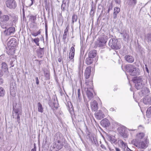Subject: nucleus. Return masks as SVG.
Here are the masks:
<instances>
[{
	"label": "nucleus",
	"instance_id": "1",
	"mask_svg": "<svg viewBox=\"0 0 151 151\" xmlns=\"http://www.w3.org/2000/svg\"><path fill=\"white\" fill-rule=\"evenodd\" d=\"M135 86L137 89L142 88L147 82V79L142 77H138L134 80Z\"/></svg>",
	"mask_w": 151,
	"mask_h": 151
},
{
	"label": "nucleus",
	"instance_id": "2",
	"mask_svg": "<svg viewBox=\"0 0 151 151\" xmlns=\"http://www.w3.org/2000/svg\"><path fill=\"white\" fill-rule=\"evenodd\" d=\"M17 45V40L15 38H12L8 41L7 45L9 49V52L10 54H14L15 51L14 49Z\"/></svg>",
	"mask_w": 151,
	"mask_h": 151
},
{
	"label": "nucleus",
	"instance_id": "3",
	"mask_svg": "<svg viewBox=\"0 0 151 151\" xmlns=\"http://www.w3.org/2000/svg\"><path fill=\"white\" fill-rule=\"evenodd\" d=\"M132 143L139 149H145L148 146L149 141L147 139H145L144 140H141L138 142H134V141H132Z\"/></svg>",
	"mask_w": 151,
	"mask_h": 151
},
{
	"label": "nucleus",
	"instance_id": "4",
	"mask_svg": "<svg viewBox=\"0 0 151 151\" xmlns=\"http://www.w3.org/2000/svg\"><path fill=\"white\" fill-rule=\"evenodd\" d=\"M127 72L132 76H136L139 75L140 70L139 69L132 65H129L126 66Z\"/></svg>",
	"mask_w": 151,
	"mask_h": 151
},
{
	"label": "nucleus",
	"instance_id": "5",
	"mask_svg": "<svg viewBox=\"0 0 151 151\" xmlns=\"http://www.w3.org/2000/svg\"><path fill=\"white\" fill-rule=\"evenodd\" d=\"M109 46L112 49L118 50L121 47V45L117 39L115 38L111 39L109 43Z\"/></svg>",
	"mask_w": 151,
	"mask_h": 151
},
{
	"label": "nucleus",
	"instance_id": "6",
	"mask_svg": "<svg viewBox=\"0 0 151 151\" xmlns=\"http://www.w3.org/2000/svg\"><path fill=\"white\" fill-rule=\"evenodd\" d=\"M10 16V15H5L1 17L0 23L2 28H6V27L8 26L7 22L9 19Z\"/></svg>",
	"mask_w": 151,
	"mask_h": 151
},
{
	"label": "nucleus",
	"instance_id": "7",
	"mask_svg": "<svg viewBox=\"0 0 151 151\" xmlns=\"http://www.w3.org/2000/svg\"><path fill=\"white\" fill-rule=\"evenodd\" d=\"M21 110L20 109L16 108V106L13 105V111L12 112L13 118H17V122L19 123L20 120L19 114H21Z\"/></svg>",
	"mask_w": 151,
	"mask_h": 151
},
{
	"label": "nucleus",
	"instance_id": "8",
	"mask_svg": "<svg viewBox=\"0 0 151 151\" xmlns=\"http://www.w3.org/2000/svg\"><path fill=\"white\" fill-rule=\"evenodd\" d=\"M6 6L11 9H14L17 6V3L14 0H8L6 1Z\"/></svg>",
	"mask_w": 151,
	"mask_h": 151
},
{
	"label": "nucleus",
	"instance_id": "9",
	"mask_svg": "<svg viewBox=\"0 0 151 151\" xmlns=\"http://www.w3.org/2000/svg\"><path fill=\"white\" fill-rule=\"evenodd\" d=\"M17 89L16 84L14 81L10 83V92L11 94L13 96L15 95Z\"/></svg>",
	"mask_w": 151,
	"mask_h": 151
},
{
	"label": "nucleus",
	"instance_id": "10",
	"mask_svg": "<svg viewBox=\"0 0 151 151\" xmlns=\"http://www.w3.org/2000/svg\"><path fill=\"white\" fill-rule=\"evenodd\" d=\"M4 31V33L6 36H9L14 34L15 32V28L13 27H11Z\"/></svg>",
	"mask_w": 151,
	"mask_h": 151
},
{
	"label": "nucleus",
	"instance_id": "11",
	"mask_svg": "<svg viewBox=\"0 0 151 151\" xmlns=\"http://www.w3.org/2000/svg\"><path fill=\"white\" fill-rule=\"evenodd\" d=\"M63 141H55V142L53 144V147L56 149V150H58L62 148L63 146Z\"/></svg>",
	"mask_w": 151,
	"mask_h": 151
},
{
	"label": "nucleus",
	"instance_id": "12",
	"mask_svg": "<svg viewBox=\"0 0 151 151\" xmlns=\"http://www.w3.org/2000/svg\"><path fill=\"white\" fill-rule=\"evenodd\" d=\"M95 116L98 120H101L105 117V115L101 110H99L95 112Z\"/></svg>",
	"mask_w": 151,
	"mask_h": 151
},
{
	"label": "nucleus",
	"instance_id": "13",
	"mask_svg": "<svg viewBox=\"0 0 151 151\" xmlns=\"http://www.w3.org/2000/svg\"><path fill=\"white\" fill-rule=\"evenodd\" d=\"M145 136V134L143 132L138 133L136 135L135 139L133 140L132 141H134V142L141 141V139L144 137Z\"/></svg>",
	"mask_w": 151,
	"mask_h": 151
},
{
	"label": "nucleus",
	"instance_id": "14",
	"mask_svg": "<svg viewBox=\"0 0 151 151\" xmlns=\"http://www.w3.org/2000/svg\"><path fill=\"white\" fill-rule=\"evenodd\" d=\"M118 145L123 150L125 151L126 147L127 146V144L121 139L119 140L118 142Z\"/></svg>",
	"mask_w": 151,
	"mask_h": 151
},
{
	"label": "nucleus",
	"instance_id": "15",
	"mask_svg": "<svg viewBox=\"0 0 151 151\" xmlns=\"http://www.w3.org/2000/svg\"><path fill=\"white\" fill-rule=\"evenodd\" d=\"M149 92V90L145 86H144L139 92V94L141 96H144L147 95Z\"/></svg>",
	"mask_w": 151,
	"mask_h": 151
},
{
	"label": "nucleus",
	"instance_id": "16",
	"mask_svg": "<svg viewBox=\"0 0 151 151\" xmlns=\"http://www.w3.org/2000/svg\"><path fill=\"white\" fill-rule=\"evenodd\" d=\"M54 139L55 141H63L64 139L62 134L60 132H57L54 136Z\"/></svg>",
	"mask_w": 151,
	"mask_h": 151
},
{
	"label": "nucleus",
	"instance_id": "17",
	"mask_svg": "<svg viewBox=\"0 0 151 151\" xmlns=\"http://www.w3.org/2000/svg\"><path fill=\"white\" fill-rule=\"evenodd\" d=\"M86 86L85 87V90H89L90 89H93V83L92 81H87L85 83Z\"/></svg>",
	"mask_w": 151,
	"mask_h": 151
},
{
	"label": "nucleus",
	"instance_id": "18",
	"mask_svg": "<svg viewBox=\"0 0 151 151\" xmlns=\"http://www.w3.org/2000/svg\"><path fill=\"white\" fill-rule=\"evenodd\" d=\"M124 59L127 62L129 63H132L134 60V58L132 55H125L124 57Z\"/></svg>",
	"mask_w": 151,
	"mask_h": 151
},
{
	"label": "nucleus",
	"instance_id": "19",
	"mask_svg": "<svg viewBox=\"0 0 151 151\" xmlns=\"http://www.w3.org/2000/svg\"><path fill=\"white\" fill-rule=\"evenodd\" d=\"M91 72V67H87L85 70L84 73L86 79H88L89 78Z\"/></svg>",
	"mask_w": 151,
	"mask_h": 151
},
{
	"label": "nucleus",
	"instance_id": "20",
	"mask_svg": "<svg viewBox=\"0 0 151 151\" xmlns=\"http://www.w3.org/2000/svg\"><path fill=\"white\" fill-rule=\"evenodd\" d=\"M90 105L93 111H95L98 109V103L95 100L91 102Z\"/></svg>",
	"mask_w": 151,
	"mask_h": 151
},
{
	"label": "nucleus",
	"instance_id": "21",
	"mask_svg": "<svg viewBox=\"0 0 151 151\" xmlns=\"http://www.w3.org/2000/svg\"><path fill=\"white\" fill-rule=\"evenodd\" d=\"M24 5L27 7L31 6L35 2V0H24Z\"/></svg>",
	"mask_w": 151,
	"mask_h": 151
},
{
	"label": "nucleus",
	"instance_id": "22",
	"mask_svg": "<svg viewBox=\"0 0 151 151\" xmlns=\"http://www.w3.org/2000/svg\"><path fill=\"white\" fill-rule=\"evenodd\" d=\"M86 95L88 98L91 99L93 97V92H94L93 89H90L89 90H86Z\"/></svg>",
	"mask_w": 151,
	"mask_h": 151
},
{
	"label": "nucleus",
	"instance_id": "23",
	"mask_svg": "<svg viewBox=\"0 0 151 151\" xmlns=\"http://www.w3.org/2000/svg\"><path fill=\"white\" fill-rule=\"evenodd\" d=\"M101 124L104 127H107L110 124L109 121L106 119H104L101 121Z\"/></svg>",
	"mask_w": 151,
	"mask_h": 151
},
{
	"label": "nucleus",
	"instance_id": "24",
	"mask_svg": "<svg viewBox=\"0 0 151 151\" xmlns=\"http://www.w3.org/2000/svg\"><path fill=\"white\" fill-rule=\"evenodd\" d=\"M144 103L146 105H149L151 104V99L150 97L147 96L144 98L143 100Z\"/></svg>",
	"mask_w": 151,
	"mask_h": 151
},
{
	"label": "nucleus",
	"instance_id": "25",
	"mask_svg": "<svg viewBox=\"0 0 151 151\" xmlns=\"http://www.w3.org/2000/svg\"><path fill=\"white\" fill-rule=\"evenodd\" d=\"M1 65V70L5 73L7 74L8 69L6 64L5 63H3Z\"/></svg>",
	"mask_w": 151,
	"mask_h": 151
},
{
	"label": "nucleus",
	"instance_id": "26",
	"mask_svg": "<svg viewBox=\"0 0 151 151\" xmlns=\"http://www.w3.org/2000/svg\"><path fill=\"white\" fill-rule=\"evenodd\" d=\"M127 129V128L124 126L120 127L117 129L118 132L121 136L123 132Z\"/></svg>",
	"mask_w": 151,
	"mask_h": 151
},
{
	"label": "nucleus",
	"instance_id": "27",
	"mask_svg": "<svg viewBox=\"0 0 151 151\" xmlns=\"http://www.w3.org/2000/svg\"><path fill=\"white\" fill-rule=\"evenodd\" d=\"M107 37L105 35H102L100 36L99 38L98 41L100 42H104L106 43L107 42Z\"/></svg>",
	"mask_w": 151,
	"mask_h": 151
},
{
	"label": "nucleus",
	"instance_id": "28",
	"mask_svg": "<svg viewBox=\"0 0 151 151\" xmlns=\"http://www.w3.org/2000/svg\"><path fill=\"white\" fill-rule=\"evenodd\" d=\"M96 55V50H91L88 53V57L93 58Z\"/></svg>",
	"mask_w": 151,
	"mask_h": 151
},
{
	"label": "nucleus",
	"instance_id": "29",
	"mask_svg": "<svg viewBox=\"0 0 151 151\" xmlns=\"http://www.w3.org/2000/svg\"><path fill=\"white\" fill-rule=\"evenodd\" d=\"M120 9L118 7H115L114 9V12L113 14V17L114 19H116L118 14L120 12Z\"/></svg>",
	"mask_w": 151,
	"mask_h": 151
},
{
	"label": "nucleus",
	"instance_id": "30",
	"mask_svg": "<svg viewBox=\"0 0 151 151\" xmlns=\"http://www.w3.org/2000/svg\"><path fill=\"white\" fill-rule=\"evenodd\" d=\"M131 130L133 131L134 130L131 129L129 130L127 129L123 132L122 136L124 138H127L129 135V131Z\"/></svg>",
	"mask_w": 151,
	"mask_h": 151
},
{
	"label": "nucleus",
	"instance_id": "31",
	"mask_svg": "<svg viewBox=\"0 0 151 151\" xmlns=\"http://www.w3.org/2000/svg\"><path fill=\"white\" fill-rule=\"evenodd\" d=\"M37 19L36 16L31 15L29 17V20L32 23H35Z\"/></svg>",
	"mask_w": 151,
	"mask_h": 151
},
{
	"label": "nucleus",
	"instance_id": "32",
	"mask_svg": "<svg viewBox=\"0 0 151 151\" xmlns=\"http://www.w3.org/2000/svg\"><path fill=\"white\" fill-rule=\"evenodd\" d=\"M93 58L88 57L86 59V63L87 65H90L93 63Z\"/></svg>",
	"mask_w": 151,
	"mask_h": 151
},
{
	"label": "nucleus",
	"instance_id": "33",
	"mask_svg": "<svg viewBox=\"0 0 151 151\" xmlns=\"http://www.w3.org/2000/svg\"><path fill=\"white\" fill-rule=\"evenodd\" d=\"M38 110L39 112L41 113L43 112V108L42 107V105L40 102H38L37 104Z\"/></svg>",
	"mask_w": 151,
	"mask_h": 151
},
{
	"label": "nucleus",
	"instance_id": "34",
	"mask_svg": "<svg viewBox=\"0 0 151 151\" xmlns=\"http://www.w3.org/2000/svg\"><path fill=\"white\" fill-rule=\"evenodd\" d=\"M146 115L148 117H151V106L147 108L146 111Z\"/></svg>",
	"mask_w": 151,
	"mask_h": 151
},
{
	"label": "nucleus",
	"instance_id": "35",
	"mask_svg": "<svg viewBox=\"0 0 151 151\" xmlns=\"http://www.w3.org/2000/svg\"><path fill=\"white\" fill-rule=\"evenodd\" d=\"M105 43H104V42H100V41H98V42L97 43V46L101 48H104L106 45Z\"/></svg>",
	"mask_w": 151,
	"mask_h": 151
},
{
	"label": "nucleus",
	"instance_id": "36",
	"mask_svg": "<svg viewBox=\"0 0 151 151\" xmlns=\"http://www.w3.org/2000/svg\"><path fill=\"white\" fill-rule=\"evenodd\" d=\"M109 139L112 143H116V140L114 136H110L109 137Z\"/></svg>",
	"mask_w": 151,
	"mask_h": 151
},
{
	"label": "nucleus",
	"instance_id": "37",
	"mask_svg": "<svg viewBox=\"0 0 151 151\" xmlns=\"http://www.w3.org/2000/svg\"><path fill=\"white\" fill-rule=\"evenodd\" d=\"M44 48H40L37 52L38 54L40 55H43L44 54Z\"/></svg>",
	"mask_w": 151,
	"mask_h": 151
},
{
	"label": "nucleus",
	"instance_id": "38",
	"mask_svg": "<svg viewBox=\"0 0 151 151\" xmlns=\"http://www.w3.org/2000/svg\"><path fill=\"white\" fill-rule=\"evenodd\" d=\"M77 16L75 14H73L72 17V23L73 24L77 21Z\"/></svg>",
	"mask_w": 151,
	"mask_h": 151
},
{
	"label": "nucleus",
	"instance_id": "39",
	"mask_svg": "<svg viewBox=\"0 0 151 151\" xmlns=\"http://www.w3.org/2000/svg\"><path fill=\"white\" fill-rule=\"evenodd\" d=\"M120 34H121V35H122V37H123L124 39H125L126 38H129L128 35L127 34V33H121Z\"/></svg>",
	"mask_w": 151,
	"mask_h": 151
},
{
	"label": "nucleus",
	"instance_id": "40",
	"mask_svg": "<svg viewBox=\"0 0 151 151\" xmlns=\"http://www.w3.org/2000/svg\"><path fill=\"white\" fill-rule=\"evenodd\" d=\"M33 41L37 46L39 45V42L40 41V39L39 38H37L34 39L33 40Z\"/></svg>",
	"mask_w": 151,
	"mask_h": 151
},
{
	"label": "nucleus",
	"instance_id": "41",
	"mask_svg": "<svg viewBox=\"0 0 151 151\" xmlns=\"http://www.w3.org/2000/svg\"><path fill=\"white\" fill-rule=\"evenodd\" d=\"M66 3L63 2V4L61 5V8L62 11H64L66 9Z\"/></svg>",
	"mask_w": 151,
	"mask_h": 151
},
{
	"label": "nucleus",
	"instance_id": "42",
	"mask_svg": "<svg viewBox=\"0 0 151 151\" xmlns=\"http://www.w3.org/2000/svg\"><path fill=\"white\" fill-rule=\"evenodd\" d=\"M81 95L80 90L79 88L78 90V92L76 94V97L79 100L81 99Z\"/></svg>",
	"mask_w": 151,
	"mask_h": 151
},
{
	"label": "nucleus",
	"instance_id": "43",
	"mask_svg": "<svg viewBox=\"0 0 151 151\" xmlns=\"http://www.w3.org/2000/svg\"><path fill=\"white\" fill-rule=\"evenodd\" d=\"M4 90L2 88L0 87V96H3L4 94Z\"/></svg>",
	"mask_w": 151,
	"mask_h": 151
},
{
	"label": "nucleus",
	"instance_id": "44",
	"mask_svg": "<svg viewBox=\"0 0 151 151\" xmlns=\"http://www.w3.org/2000/svg\"><path fill=\"white\" fill-rule=\"evenodd\" d=\"M147 38L148 39V42H151V34H148L147 36Z\"/></svg>",
	"mask_w": 151,
	"mask_h": 151
},
{
	"label": "nucleus",
	"instance_id": "45",
	"mask_svg": "<svg viewBox=\"0 0 151 151\" xmlns=\"http://www.w3.org/2000/svg\"><path fill=\"white\" fill-rule=\"evenodd\" d=\"M75 53H70L69 58L70 59L72 60L73 59Z\"/></svg>",
	"mask_w": 151,
	"mask_h": 151
},
{
	"label": "nucleus",
	"instance_id": "46",
	"mask_svg": "<svg viewBox=\"0 0 151 151\" xmlns=\"http://www.w3.org/2000/svg\"><path fill=\"white\" fill-rule=\"evenodd\" d=\"M112 4H110L108 6V13H109V11L110 10H112Z\"/></svg>",
	"mask_w": 151,
	"mask_h": 151
},
{
	"label": "nucleus",
	"instance_id": "47",
	"mask_svg": "<svg viewBox=\"0 0 151 151\" xmlns=\"http://www.w3.org/2000/svg\"><path fill=\"white\" fill-rule=\"evenodd\" d=\"M40 33H41V32L40 31H39L36 33H34V32L32 34V35L35 37H36V36H37V35H38L40 34Z\"/></svg>",
	"mask_w": 151,
	"mask_h": 151
},
{
	"label": "nucleus",
	"instance_id": "48",
	"mask_svg": "<svg viewBox=\"0 0 151 151\" xmlns=\"http://www.w3.org/2000/svg\"><path fill=\"white\" fill-rule=\"evenodd\" d=\"M45 76L47 80H48L50 79V75L49 74L47 73H45Z\"/></svg>",
	"mask_w": 151,
	"mask_h": 151
},
{
	"label": "nucleus",
	"instance_id": "49",
	"mask_svg": "<svg viewBox=\"0 0 151 151\" xmlns=\"http://www.w3.org/2000/svg\"><path fill=\"white\" fill-rule=\"evenodd\" d=\"M75 48L74 47H72L70 48V53H75Z\"/></svg>",
	"mask_w": 151,
	"mask_h": 151
},
{
	"label": "nucleus",
	"instance_id": "50",
	"mask_svg": "<svg viewBox=\"0 0 151 151\" xmlns=\"http://www.w3.org/2000/svg\"><path fill=\"white\" fill-rule=\"evenodd\" d=\"M67 34L64 33L63 36V39L65 41L67 38Z\"/></svg>",
	"mask_w": 151,
	"mask_h": 151
},
{
	"label": "nucleus",
	"instance_id": "51",
	"mask_svg": "<svg viewBox=\"0 0 151 151\" xmlns=\"http://www.w3.org/2000/svg\"><path fill=\"white\" fill-rule=\"evenodd\" d=\"M67 50V46H64L63 49V52H65Z\"/></svg>",
	"mask_w": 151,
	"mask_h": 151
},
{
	"label": "nucleus",
	"instance_id": "52",
	"mask_svg": "<svg viewBox=\"0 0 151 151\" xmlns=\"http://www.w3.org/2000/svg\"><path fill=\"white\" fill-rule=\"evenodd\" d=\"M101 147L102 149H103L104 150H106V148L104 146V145L103 144H101Z\"/></svg>",
	"mask_w": 151,
	"mask_h": 151
},
{
	"label": "nucleus",
	"instance_id": "53",
	"mask_svg": "<svg viewBox=\"0 0 151 151\" xmlns=\"http://www.w3.org/2000/svg\"><path fill=\"white\" fill-rule=\"evenodd\" d=\"M35 80H36V83L38 85L39 84V81L38 79V77H36L35 78Z\"/></svg>",
	"mask_w": 151,
	"mask_h": 151
},
{
	"label": "nucleus",
	"instance_id": "54",
	"mask_svg": "<svg viewBox=\"0 0 151 151\" xmlns=\"http://www.w3.org/2000/svg\"><path fill=\"white\" fill-rule=\"evenodd\" d=\"M10 64L12 67H13L14 65V61H11L10 62Z\"/></svg>",
	"mask_w": 151,
	"mask_h": 151
},
{
	"label": "nucleus",
	"instance_id": "55",
	"mask_svg": "<svg viewBox=\"0 0 151 151\" xmlns=\"http://www.w3.org/2000/svg\"><path fill=\"white\" fill-rule=\"evenodd\" d=\"M4 74V72L0 69V77H1Z\"/></svg>",
	"mask_w": 151,
	"mask_h": 151
},
{
	"label": "nucleus",
	"instance_id": "56",
	"mask_svg": "<svg viewBox=\"0 0 151 151\" xmlns=\"http://www.w3.org/2000/svg\"><path fill=\"white\" fill-rule=\"evenodd\" d=\"M95 12V11H91L90 14L91 15H94Z\"/></svg>",
	"mask_w": 151,
	"mask_h": 151
},
{
	"label": "nucleus",
	"instance_id": "57",
	"mask_svg": "<svg viewBox=\"0 0 151 151\" xmlns=\"http://www.w3.org/2000/svg\"><path fill=\"white\" fill-rule=\"evenodd\" d=\"M69 1L70 0H63V2L66 3L67 2L68 4L69 3Z\"/></svg>",
	"mask_w": 151,
	"mask_h": 151
},
{
	"label": "nucleus",
	"instance_id": "58",
	"mask_svg": "<svg viewBox=\"0 0 151 151\" xmlns=\"http://www.w3.org/2000/svg\"><path fill=\"white\" fill-rule=\"evenodd\" d=\"M68 31V29L67 27L65 29V30L64 32V33L67 34Z\"/></svg>",
	"mask_w": 151,
	"mask_h": 151
},
{
	"label": "nucleus",
	"instance_id": "59",
	"mask_svg": "<svg viewBox=\"0 0 151 151\" xmlns=\"http://www.w3.org/2000/svg\"><path fill=\"white\" fill-rule=\"evenodd\" d=\"M121 0H115V2L117 4H119Z\"/></svg>",
	"mask_w": 151,
	"mask_h": 151
},
{
	"label": "nucleus",
	"instance_id": "60",
	"mask_svg": "<svg viewBox=\"0 0 151 151\" xmlns=\"http://www.w3.org/2000/svg\"><path fill=\"white\" fill-rule=\"evenodd\" d=\"M115 149L116 151H121L120 149L118 147H115Z\"/></svg>",
	"mask_w": 151,
	"mask_h": 151
},
{
	"label": "nucleus",
	"instance_id": "61",
	"mask_svg": "<svg viewBox=\"0 0 151 151\" xmlns=\"http://www.w3.org/2000/svg\"><path fill=\"white\" fill-rule=\"evenodd\" d=\"M132 2L134 4H135L137 2V0H132Z\"/></svg>",
	"mask_w": 151,
	"mask_h": 151
},
{
	"label": "nucleus",
	"instance_id": "62",
	"mask_svg": "<svg viewBox=\"0 0 151 151\" xmlns=\"http://www.w3.org/2000/svg\"><path fill=\"white\" fill-rule=\"evenodd\" d=\"M127 151H132L127 146V147L126 149Z\"/></svg>",
	"mask_w": 151,
	"mask_h": 151
},
{
	"label": "nucleus",
	"instance_id": "63",
	"mask_svg": "<svg viewBox=\"0 0 151 151\" xmlns=\"http://www.w3.org/2000/svg\"><path fill=\"white\" fill-rule=\"evenodd\" d=\"M62 60V58H59L58 59V61L59 62H61Z\"/></svg>",
	"mask_w": 151,
	"mask_h": 151
},
{
	"label": "nucleus",
	"instance_id": "64",
	"mask_svg": "<svg viewBox=\"0 0 151 151\" xmlns=\"http://www.w3.org/2000/svg\"><path fill=\"white\" fill-rule=\"evenodd\" d=\"M36 148L35 147L33 148L32 149L31 151H36Z\"/></svg>",
	"mask_w": 151,
	"mask_h": 151
}]
</instances>
